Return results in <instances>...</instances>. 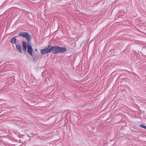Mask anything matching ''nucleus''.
Returning <instances> with one entry per match:
<instances>
[{"instance_id":"nucleus-1","label":"nucleus","mask_w":146,"mask_h":146,"mask_svg":"<svg viewBox=\"0 0 146 146\" xmlns=\"http://www.w3.org/2000/svg\"><path fill=\"white\" fill-rule=\"evenodd\" d=\"M50 52L54 54L59 53H63L65 52L67 50L65 47H60L58 46H52L49 45Z\"/></svg>"},{"instance_id":"nucleus-7","label":"nucleus","mask_w":146,"mask_h":146,"mask_svg":"<svg viewBox=\"0 0 146 146\" xmlns=\"http://www.w3.org/2000/svg\"><path fill=\"white\" fill-rule=\"evenodd\" d=\"M16 40L17 39L15 37H13L11 38V42H12V43L13 44H16Z\"/></svg>"},{"instance_id":"nucleus-8","label":"nucleus","mask_w":146,"mask_h":146,"mask_svg":"<svg viewBox=\"0 0 146 146\" xmlns=\"http://www.w3.org/2000/svg\"><path fill=\"white\" fill-rule=\"evenodd\" d=\"M140 127L142 128H144V129H146V126H145L144 125H143V124H141V125H140Z\"/></svg>"},{"instance_id":"nucleus-5","label":"nucleus","mask_w":146,"mask_h":146,"mask_svg":"<svg viewBox=\"0 0 146 146\" xmlns=\"http://www.w3.org/2000/svg\"><path fill=\"white\" fill-rule=\"evenodd\" d=\"M15 46L17 50L19 52L22 53L21 46L19 43L16 44Z\"/></svg>"},{"instance_id":"nucleus-4","label":"nucleus","mask_w":146,"mask_h":146,"mask_svg":"<svg viewBox=\"0 0 146 146\" xmlns=\"http://www.w3.org/2000/svg\"><path fill=\"white\" fill-rule=\"evenodd\" d=\"M27 51L28 53L31 55L33 58H35V56L33 55L32 52L33 50L32 46L31 44L28 43L27 47Z\"/></svg>"},{"instance_id":"nucleus-9","label":"nucleus","mask_w":146,"mask_h":146,"mask_svg":"<svg viewBox=\"0 0 146 146\" xmlns=\"http://www.w3.org/2000/svg\"><path fill=\"white\" fill-rule=\"evenodd\" d=\"M35 51H37V49H36L35 50Z\"/></svg>"},{"instance_id":"nucleus-6","label":"nucleus","mask_w":146,"mask_h":146,"mask_svg":"<svg viewBox=\"0 0 146 146\" xmlns=\"http://www.w3.org/2000/svg\"><path fill=\"white\" fill-rule=\"evenodd\" d=\"M22 45L23 50L26 52L27 48V43L25 41H23L22 42Z\"/></svg>"},{"instance_id":"nucleus-3","label":"nucleus","mask_w":146,"mask_h":146,"mask_svg":"<svg viewBox=\"0 0 146 146\" xmlns=\"http://www.w3.org/2000/svg\"><path fill=\"white\" fill-rule=\"evenodd\" d=\"M40 51L41 53L42 54L50 52L49 45L47 48L44 47V49H41Z\"/></svg>"},{"instance_id":"nucleus-2","label":"nucleus","mask_w":146,"mask_h":146,"mask_svg":"<svg viewBox=\"0 0 146 146\" xmlns=\"http://www.w3.org/2000/svg\"><path fill=\"white\" fill-rule=\"evenodd\" d=\"M19 36L22 37L23 38H26L29 43L30 42L32 39V37L29 34L28 32L23 31H21L19 35Z\"/></svg>"}]
</instances>
